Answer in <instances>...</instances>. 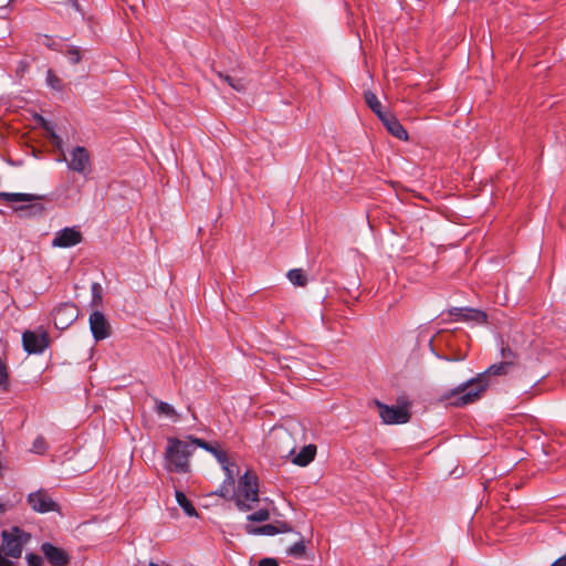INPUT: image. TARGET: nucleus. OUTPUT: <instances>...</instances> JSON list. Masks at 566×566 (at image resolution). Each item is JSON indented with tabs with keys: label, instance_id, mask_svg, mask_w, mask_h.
I'll use <instances>...</instances> for the list:
<instances>
[{
	"label": "nucleus",
	"instance_id": "39",
	"mask_svg": "<svg viewBox=\"0 0 566 566\" xmlns=\"http://www.w3.org/2000/svg\"><path fill=\"white\" fill-rule=\"evenodd\" d=\"M468 307H452L449 310V314L454 316L457 321H462L463 314L465 313Z\"/></svg>",
	"mask_w": 566,
	"mask_h": 566
},
{
	"label": "nucleus",
	"instance_id": "18",
	"mask_svg": "<svg viewBox=\"0 0 566 566\" xmlns=\"http://www.w3.org/2000/svg\"><path fill=\"white\" fill-rule=\"evenodd\" d=\"M289 281L297 287L306 286L308 282L307 273L303 269H292L286 273Z\"/></svg>",
	"mask_w": 566,
	"mask_h": 566
},
{
	"label": "nucleus",
	"instance_id": "31",
	"mask_svg": "<svg viewBox=\"0 0 566 566\" xmlns=\"http://www.w3.org/2000/svg\"><path fill=\"white\" fill-rule=\"evenodd\" d=\"M65 54L67 55V57L72 64H77L82 60L81 50L77 46H70L66 50Z\"/></svg>",
	"mask_w": 566,
	"mask_h": 566
},
{
	"label": "nucleus",
	"instance_id": "9",
	"mask_svg": "<svg viewBox=\"0 0 566 566\" xmlns=\"http://www.w3.org/2000/svg\"><path fill=\"white\" fill-rule=\"evenodd\" d=\"M22 345L28 354H41L49 346L48 336L45 333L38 335L32 331H25L22 334Z\"/></svg>",
	"mask_w": 566,
	"mask_h": 566
},
{
	"label": "nucleus",
	"instance_id": "8",
	"mask_svg": "<svg viewBox=\"0 0 566 566\" xmlns=\"http://www.w3.org/2000/svg\"><path fill=\"white\" fill-rule=\"evenodd\" d=\"M90 329L95 340H103L111 336V325L101 311H94L90 315Z\"/></svg>",
	"mask_w": 566,
	"mask_h": 566
},
{
	"label": "nucleus",
	"instance_id": "13",
	"mask_svg": "<svg viewBox=\"0 0 566 566\" xmlns=\"http://www.w3.org/2000/svg\"><path fill=\"white\" fill-rule=\"evenodd\" d=\"M388 133L400 140H408L409 136L405 127L398 120V118L391 113H386L379 118Z\"/></svg>",
	"mask_w": 566,
	"mask_h": 566
},
{
	"label": "nucleus",
	"instance_id": "1",
	"mask_svg": "<svg viewBox=\"0 0 566 566\" xmlns=\"http://www.w3.org/2000/svg\"><path fill=\"white\" fill-rule=\"evenodd\" d=\"M511 369L512 367H510V363L507 361L493 364L484 373L479 374L476 377L446 392L441 399L449 400L454 397L455 399L451 401V405L454 407H464L473 403L481 398L482 394L489 387V376L506 375Z\"/></svg>",
	"mask_w": 566,
	"mask_h": 566
},
{
	"label": "nucleus",
	"instance_id": "3",
	"mask_svg": "<svg viewBox=\"0 0 566 566\" xmlns=\"http://www.w3.org/2000/svg\"><path fill=\"white\" fill-rule=\"evenodd\" d=\"M1 537L2 546H0V566H13V562L7 557L20 558L23 546L31 539V534L19 526H13L10 530L2 531Z\"/></svg>",
	"mask_w": 566,
	"mask_h": 566
},
{
	"label": "nucleus",
	"instance_id": "25",
	"mask_svg": "<svg viewBox=\"0 0 566 566\" xmlns=\"http://www.w3.org/2000/svg\"><path fill=\"white\" fill-rule=\"evenodd\" d=\"M501 357L502 361L510 363L512 368L517 364L518 356L509 345H502Z\"/></svg>",
	"mask_w": 566,
	"mask_h": 566
},
{
	"label": "nucleus",
	"instance_id": "12",
	"mask_svg": "<svg viewBox=\"0 0 566 566\" xmlns=\"http://www.w3.org/2000/svg\"><path fill=\"white\" fill-rule=\"evenodd\" d=\"M82 240L83 235L75 227H67L55 233L52 245L57 248H71L81 243Z\"/></svg>",
	"mask_w": 566,
	"mask_h": 566
},
{
	"label": "nucleus",
	"instance_id": "44",
	"mask_svg": "<svg viewBox=\"0 0 566 566\" xmlns=\"http://www.w3.org/2000/svg\"><path fill=\"white\" fill-rule=\"evenodd\" d=\"M439 358H442V359H446L448 361H458V360H463L464 359V356H459L457 358H448V357H444V356H438Z\"/></svg>",
	"mask_w": 566,
	"mask_h": 566
},
{
	"label": "nucleus",
	"instance_id": "45",
	"mask_svg": "<svg viewBox=\"0 0 566 566\" xmlns=\"http://www.w3.org/2000/svg\"><path fill=\"white\" fill-rule=\"evenodd\" d=\"M4 511V506L3 504L0 503V513H2Z\"/></svg>",
	"mask_w": 566,
	"mask_h": 566
},
{
	"label": "nucleus",
	"instance_id": "15",
	"mask_svg": "<svg viewBox=\"0 0 566 566\" xmlns=\"http://www.w3.org/2000/svg\"><path fill=\"white\" fill-rule=\"evenodd\" d=\"M296 539L285 545V554L298 560L308 559L307 544L310 541H306L304 537H297Z\"/></svg>",
	"mask_w": 566,
	"mask_h": 566
},
{
	"label": "nucleus",
	"instance_id": "32",
	"mask_svg": "<svg viewBox=\"0 0 566 566\" xmlns=\"http://www.w3.org/2000/svg\"><path fill=\"white\" fill-rule=\"evenodd\" d=\"M92 291V305L97 306L102 302V286L99 283H93L91 286Z\"/></svg>",
	"mask_w": 566,
	"mask_h": 566
},
{
	"label": "nucleus",
	"instance_id": "40",
	"mask_svg": "<svg viewBox=\"0 0 566 566\" xmlns=\"http://www.w3.org/2000/svg\"><path fill=\"white\" fill-rule=\"evenodd\" d=\"M259 566H279V563L274 558H263L260 560Z\"/></svg>",
	"mask_w": 566,
	"mask_h": 566
},
{
	"label": "nucleus",
	"instance_id": "11",
	"mask_svg": "<svg viewBox=\"0 0 566 566\" xmlns=\"http://www.w3.org/2000/svg\"><path fill=\"white\" fill-rule=\"evenodd\" d=\"M41 552L52 566H66L71 560V557L65 549L57 547L50 542H45L41 545Z\"/></svg>",
	"mask_w": 566,
	"mask_h": 566
},
{
	"label": "nucleus",
	"instance_id": "22",
	"mask_svg": "<svg viewBox=\"0 0 566 566\" xmlns=\"http://www.w3.org/2000/svg\"><path fill=\"white\" fill-rule=\"evenodd\" d=\"M222 467V470L226 474V483L227 484H234V478L239 474V469L235 463L230 462L228 459V455L226 457V462L220 463Z\"/></svg>",
	"mask_w": 566,
	"mask_h": 566
},
{
	"label": "nucleus",
	"instance_id": "23",
	"mask_svg": "<svg viewBox=\"0 0 566 566\" xmlns=\"http://www.w3.org/2000/svg\"><path fill=\"white\" fill-rule=\"evenodd\" d=\"M245 531L249 534H261V535H274L277 534L280 531L277 527L271 524L263 525L262 527L254 528L251 524L245 525Z\"/></svg>",
	"mask_w": 566,
	"mask_h": 566
},
{
	"label": "nucleus",
	"instance_id": "21",
	"mask_svg": "<svg viewBox=\"0 0 566 566\" xmlns=\"http://www.w3.org/2000/svg\"><path fill=\"white\" fill-rule=\"evenodd\" d=\"M365 101L368 107L378 116V118L387 113L382 111L381 103L373 92H365Z\"/></svg>",
	"mask_w": 566,
	"mask_h": 566
},
{
	"label": "nucleus",
	"instance_id": "16",
	"mask_svg": "<svg viewBox=\"0 0 566 566\" xmlns=\"http://www.w3.org/2000/svg\"><path fill=\"white\" fill-rule=\"evenodd\" d=\"M44 197L34 193L0 191V200L4 202H31L42 200Z\"/></svg>",
	"mask_w": 566,
	"mask_h": 566
},
{
	"label": "nucleus",
	"instance_id": "14",
	"mask_svg": "<svg viewBox=\"0 0 566 566\" xmlns=\"http://www.w3.org/2000/svg\"><path fill=\"white\" fill-rule=\"evenodd\" d=\"M317 448L315 444H307L301 449L300 452H295V449L293 448L289 455L291 458V462L298 467H306L308 465L316 455Z\"/></svg>",
	"mask_w": 566,
	"mask_h": 566
},
{
	"label": "nucleus",
	"instance_id": "10",
	"mask_svg": "<svg viewBox=\"0 0 566 566\" xmlns=\"http://www.w3.org/2000/svg\"><path fill=\"white\" fill-rule=\"evenodd\" d=\"M28 503L39 513L55 511L57 504L51 499L46 491L39 490L28 495Z\"/></svg>",
	"mask_w": 566,
	"mask_h": 566
},
{
	"label": "nucleus",
	"instance_id": "37",
	"mask_svg": "<svg viewBox=\"0 0 566 566\" xmlns=\"http://www.w3.org/2000/svg\"><path fill=\"white\" fill-rule=\"evenodd\" d=\"M14 210L18 212L30 210V211H33L34 213H41L43 211V207L41 205H29V206L17 207V208H14Z\"/></svg>",
	"mask_w": 566,
	"mask_h": 566
},
{
	"label": "nucleus",
	"instance_id": "28",
	"mask_svg": "<svg viewBox=\"0 0 566 566\" xmlns=\"http://www.w3.org/2000/svg\"><path fill=\"white\" fill-rule=\"evenodd\" d=\"M43 128L49 133L51 143L59 149L63 150V140L62 138L54 132V128L50 126L48 123L43 125Z\"/></svg>",
	"mask_w": 566,
	"mask_h": 566
},
{
	"label": "nucleus",
	"instance_id": "17",
	"mask_svg": "<svg viewBox=\"0 0 566 566\" xmlns=\"http://www.w3.org/2000/svg\"><path fill=\"white\" fill-rule=\"evenodd\" d=\"M192 443H196L197 447L202 448L213 454L219 463L226 462L227 452L222 450L218 444H211L200 438H193Z\"/></svg>",
	"mask_w": 566,
	"mask_h": 566
},
{
	"label": "nucleus",
	"instance_id": "2",
	"mask_svg": "<svg viewBox=\"0 0 566 566\" xmlns=\"http://www.w3.org/2000/svg\"><path fill=\"white\" fill-rule=\"evenodd\" d=\"M195 437H189V441L178 438H168L165 452V469L175 473H187L190 470L189 458L196 450V443H192Z\"/></svg>",
	"mask_w": 566,
	"mask_h": 566
},
{
	"label": "nucleus",
	"instance_id": "34",
	"mask_svg": "<svg viewBox=\"0 0 566 566\" xmlns=\"http://www.w3.org/2000/svg\"><path fill=\"white\" fill-rule=\"evenodd\" d=\"M297 537H303L300 532H295L289 524L285 523V545L291 541H297Z\"/></svg>",
	"mask_w": 566,
	"mask_h": 566
},
{
	"label": "nucleus",
	"instance_id": "30",
	"mask_svg": "<svg viewBox=\"0 0 566 566\" xmlns=\"http://www.w3.org/2000/svg\"><path fill=\"white\" fill-rule=\"evenodd\" d=\"M46 83L50 87L55 91H60L62 88L61 80L52 70H48L46 72Z\"/></svg>",
	"mask_w": 566,
	"mask_h": 566
},
{
	"label": "nucleus",
	"instance_id": "27",
	"mask_svg": "<svg viewBox=\"0 0 566 566\" xmlns=\"http://www.w3.org/2000/svg\"><path fill=\"white\" fill-rule=\"evenodd\" d=\"M218 76L223 80L226 83H228L229 86H231L237 92H243L245 91V84L242 80L234 78L230 75L218 73Z\"/></svg>",
	"mask_w": 566,
	"mask_h": 566
},
{
	"label": "nucleus",
	"instance_id": "19",
	"mask_svg": "<svg viewBox=\"0 0 566 566\" xmlns=\"http://www.w3.org/2000/svg\"><path fill=\"white\" fill-rule=\"evenodd\" d=\"M175 497H176V501L177 503L179 504V506L184 510V512L192 517V516H198V513L193 506V504L187 499V496L185 495V493L182 491H176L175 492Z\"/></svg>",
	"mask_w": 566,
	"mask_h": 566
},
{
	"label": "nucleus",
	"instance_id": "20",
	"mask_svg": "<svg viewBox=\"0 0 566 566\" xmlns=\"http://www.w3.org/2000/svg\"><path fill=\"white\" fill-rule=\"evenodd\" d=\"M462 321L464 322H475L478 324H484L488 322V315L485 312L476 308L468 307L465 313L463 314Z\"/></svg>",
	"mask_w": 566,
	"mask_h": 566
},
{
	"label": "nucleus",
	"instance_id": "35",
	"mask_svg": "<svg viewBox=\"0 0 566 566\" xmlns=\"http://www.w3.org/2000/svg\"><path fill=\"white\" fill-rule=\"evenodd\" d=\"M28 566H43V559L41 556L34 553H28L25 555Z\"/></svg>",
	"mask_w": 566,
	"mask_h": 566
},
{
	"label": "nucleus",
	"instance_id": "26",
	"mask_svg": "<svg viewBox=\"0 0 566 566\" xmlns=\"http://www.w3.org/2000/svg\"><path fill=\"white\" fill-rule=\"evenodd\" d=\"M304 427L301 422H298L296 419L292 417H285V431H289L291 436L294 434H303L304 433Z\"/></svg>",
	"mask_w": 566,
	"mask_h": 566
},
{
	"label": "nucleus",
	"instance_id": "41",
	"mask_svg": "<svg viewBox=\"0 0 566 566\" xmlns=\"http://www.w3.org/2000/svg\"><path fill=\"white\" fill-rule=\"evenodd\" d=\"M45 39H46L48 41H46L44 44H45L48 48H50V49H52V50H57V42H56V41H54L52 38H50V36H48V35H45Z\"/></svg>",
	"mask_w": 566,
	"mask_h": 566
},
{
	"label": "nucleus",
	"instance_id": "7",
	"mask_svg": "<svg viewBox=\"0 0 566 566\" xmlns=\"http://www.w3.org/2000/svg\"><path fill=\"white\" fill-rule=\"evenodd\" d=\"M78 317V311L74 303L65 302L53 311L54 325L59 329L67 328Z\"/></svg>",
	"mask_w": 566,
	"mask_h": 566
},
{
	"label": "nucleus",
	"instance_id": "43",
	"mask_svg": "<svg viewBox=\"0 0 566 566\" xmlns=\"http://www.w3.org/2000/svg\"><path fill=\"white\" fill-rule=\"evenodd\" d=\"M28 69V63L25 61H20L17 72L19 74H23Z\"/></svg>",
	"mask_w": 566,
	"mask_h": 566
},
{
	"label": "nucleus",
	"instance_id": "5",
	"mask_svg": "<svg viewBox=\"0 0 566 566\" xmlns=\"http://www.w3.org/2000/svg\"><path fill=\"white\" fill-rule=\"evenodd\" d=\"M57 161H65L71 171H75L82 176L90 175L92 170L91 155L83 146L74 147L70 153V158H66L63 154V157L57 159Z\"/></svg>",
	"mask_w": 566,
	"mask_h": 566
},
{
	"label": "nucleus",
	"instance_id": "6",
	"mask_svg": "<svg viewBox=\"0 0 566 566\" xmlns=\"http://www.w3.org/2000/svg\"><path fill=\"white\" fill-rule=\"evenodd\" d=\"M379 416L387 424H401L410 420V412L405 407L387 406L378 400L375 401Z\"/></svg>",
	"mask_w": 566,
	"mask_h": 566
},
{
	"label": "nucleus",
	"instance_id": "38",
	"mask_svg": "<svg viewBox=\"0 0 566 566\" xmlns=\"http://www.w3.org/2000/svg\"><path fill=\"white\" fill-rule=\"evenodd\" d=\"M233 485L234 484H227L224 480L223 483L220 485L219 490L216 491V494L222 497H228Z\"/></svg>",
	"mask_w": 566,
	"mask_h": 566
},
{
	"label": "nucleus",
	"instance_id": "29",
	"mask_svg": "<svg viewBox=\"0 0 566 566\" xmlns=\"http://www.w3.org/2000/svg\"><path fill=\"white\" fill-rule=\"evenodd\" d=\"M270 513L268 509H259L254 513L248 515V521L250 522H264L269 520Z\"/></svg>",
	"mask_w": 566,
	"mask_h": 566
},
{
	"label": "nucleus",
	"instance_id": "24",
	"mask_svg": "<svg viewBox=\"0 0 566 566\" xmlns=\"http://www.w3.org/2000/svg\"><path fill=\"white\" fill-rule=\"evenodd\" d=\"M156 403H157L156 412L158 415H164L166 417L175 418V419L178 418V415H177L175 408L171 405H169L168 402L157 400Z\"/></svg>",
	"mask_w": 566,
	"mask_h": 566
},
{
	"label": "nucleus",
	"instance_id": "4",
	"mask_svg": "<svg viewBox=\"0 0 566 566\" xmlns=\"http://www.w3.org/2000/svg\"><path fill=\"white\" fill-rule=\"evenodd\" d=\"M237 507L242 512L255 509L260 502L258 476L250 470L239 479L232 495Z\"/></svg>",
	"mask_w": 566,
	"mask_h": 566
},
{
	"label": "nucleus",
	"instance_id": "36",
	"mask_svg": "<svg viewBox=\"0 0 566 566\" xmlns=\"http://www.w3.org/2000/svg\"><path fill=\"white\" fill-rule=\"evenodd\" d=\"M62 3L78 13L82 20L84 19V11L77 0H64Z\"/></svg>",
	"mask_w": 566,
	"mask_h": 566
},
{
	"label": "nucleus",
	"instance_id": "33",
	"mask_svg": "<svg viewBox=\"0 0 566 566\" xmlns=\"http://www.w3.org/2000/svg\"><path fill=\"white\" fill-rule=\"evenodd\" d=\"M46 441L43 437H38L32 444V451L38 454H43L46 451Z\"/></svg>",
	"mask_w": 566,
	"mask_h": 566
},
{
	"label": "nucleus",
	"instance_id": "42",
	"mask_svg": "<svg viewBox=\"0 0 566 566\" xmlns=\"http://www.w3.org/2000/svg\"><path fill=\"white\" fill-rule=\"evenodd\" d=\"M551 566H566V555L556 559Z\"/></svg>",
	"mask_w": 566,
	"mask_h": 566
}]
</instances>
